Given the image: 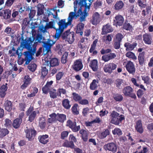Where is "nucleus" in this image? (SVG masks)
Instances as JSON below:
<instances>
[{
  "mask_svg": "<svg viewBox=\"0 0 153 153\" xmlns=\"http://www.w3.org/2000/svg\"><path fill=\"white\" fill-rule=\"evenodd\" d=\"M93 0H80L79 2L77 1H74V12H71L69 14L68 26L71 25L73 19L76 15L80 16L79 18L80 22L85 21L88 15V12Z\"/></svg>",
  "mask_w": 153,
  "mask_h": 153,
  "instance_id": "nucleus-1",
  "label": "nucleus"
},
{
  "mask_svg": "<svg viewBox=\"0 0 153 153\" xmlns=\"http://www.w3.org/2000/svg\"><path fill=\"white\" fill-rule=\"evenodd\" d=\"M24 37L22 36V39L23 42L21 43V45L23 48L28 50V51H26L23 53L25 56V58L22 59L21 61L19 63L20 64H23L25 61V64L28 65L31 60L33 59V55L36 53V47L32 49L31 45L32 43L35 40V38L30 37L28 39H25L24 40Z\"/></svg>",
  "mask_w": 153,
  "mask_h": 153,
  "instance_id": "nucleus-2",
  "label": "nucleus"
},
{
  "mask_svg": "<svg viewBox=\"0 0 153 153\" xmlns=\"http://www.w3.org/2000/svg\"><path fill=\"white\" fill-rule=\"evenodd\" d=\"M44 39L41 34H37L34 43L35 44L37 45L38 43H42V47L43 48V53L44 54H47L49 52H51V48L54 44L56 41H53L52 40L48 39L47 41H44Z\"/></svg>",
  "mask_w": 153,
  "mask_h": 153,
  "instance_id": "nucleus-3",
  "label": "nucleus"
},
{
  "mask_svg": "<svg viewBox=\"0 0 153 153\" xmlns=\"http://www.w3.org/2000/svg\"><path fill=\"white\" fill-rule=\"evenodd\" d=\"M57 24L59 26V27L56 29V33L54 37L55 39H58L65 29L67 27V22H66L65 19H62L59 21Z\"/></svg>",
  "mask_w": 153,
  "mask_h": 153,
  "instance_id": "nucleus-4",
  "label": "nucleus"
},
{
  "mask_svg": "<svg viewBox=\"0 0 153 153\" xmlns=\"http://www.w3.org/2000/svg\"><path fill=\"white\" fill-rule=\"evenodd\" d=\"M22 50L18 48L16 50L14 47V45L11 46L10 48V50L8 51V53L10 54V56H16V55L18 56L19 58L18 60V63L19 65H21L22 64H20L19 62L21 61V59H22L21 58L23 54V53L22 52Z\"/></svg>",
  "mask_w": 153,
  "mask_h": 153,
  "instance_id": "nucleus-5",
  "label": "nucleus"
},
{
  "mask_svg": "<svg viewBox=\"0 0 153 153\" xmlns=\"http://www.w3.org/2000/svg\"><path fill=\"white\" fill-rule=\"evenodd\" d=\"M119 114L115 111H113L111 114V122L115 125H118L120 122L124 119L123 115L119 116Z\"/></svg>",
  "mask_w": 153,
  "mask_h": 153,
  "instance_id": "nucleus-6",
  "label": "nucleus"
},
{
  "mask_svg": "<svg viewBox=\"0 0 153 153\" xmlns=\"http://www.w3.org/2000/svg\"><path fill=\"white\" fill-rule=\"evenodd\" d=\"M24 131L26 137L29 141L33 140L37 134V131L33 127L28 128L27 127Z\"/></svg>",
  "mask_w": 153,
  "mask_h": 153,
  "instance_id": "nucleus-7",
  "label": "nucleus"
},
{
  "mask_svg": "<svg viewBox=\"0 0 153 153\" xmlns=\"http://www.w3.org/2000/svg\"><path fill=\"white\" fill-rule=\"evenodd\" d=\"M34 108L33 106H30L26 111L27 116H28V121L30 122H32L35 119L36 116L37 114L39 113L38 110L33 111Z\"/></svg>",
  "mask_w": 153,
  "mask_h": 153,
  "instance_id": "nucleus-8",
  "label": "nucleus"
},
{
  "mask_svg": "<svg viewBox=\"0 0 153 153\" xmlns=\"http://www.w3.org/2000/svg\"><path fill=\"white\" fill-rule=\"evenodd\" d=\"M133 92V89L129 86L124 87L122 90V92L125 96L129 97L135 99L137 97L135 94Z\"/></svg>",
  "mask_w": 153,
  "mask_h": 153,
  "instance_id": "nucleus-9",
  "label": "nucleus"
},
{
  "mask_svg": "<svg viewBox=\"0 0 153 153\" xmlns=\"http://www.w3.org/2000/svg\"><path fill=\"white\" fill-rule=\"evenodd\" d=\"M117 67V65L113 63H110L105 65L104 70L105 72L110 74Z\"/></svg>",
  "mask_w": 153,
  "mask_h": 153,
  "instance_id": "nucleus-10",
  "label": "nucleus"
},
{
  "mask_svg": "<svg viewBox=\"0 0 153 153\" xmlns=\"http://www.w3.org/2000/svg\"><path fill=\"white\" fill-rule=\"evenodd\" d=\"M104 148L105 150L112 152L114 153L116 152L117 149V145L114 143H109L105 145Z\"/></svg>",
  "mask_w": 153,
  "mask_h": 153,
  "instance_id": "nucleus-11",
  "label": "nucleus"
},
{
  "mask_svg": "<svg viewBox=\"0 0 153 153\" xmlns=\"http://www.w3.org/2000/svg\"><path fill=\"white\" fill-rule=\"evenodd\" d=\"M32 79L29 75H25L23 79V84L21 86L22 89H25L31 83Z\"/></svg>",
  "mask_w": 153,
  "mask_h": 153,
  "instance_id": "nucleus-12",
  "label": "nucleus"
},
{
  "mask_svg": "<svg viewBox=\"0 0 153 153\" xmlns=\"http://www.w3.org/2000/svg\"><path fill=\"white\" fill-rule=\"evenodd\" d=\"M72 66L73 68L76 71L81 70L83 67L81 60L80 59L76 60Z\"/></svg>",
  "mask_w": 153,
  "mask_h": 153,
  "instance_id": "nucleus-13",
  "label": "nucleus"
},
{
  "mask_svg": "<svg viewBox=\"0 0 153 153\" xmlns=\"http://www.w3.org/2000/svg\"><path fill=\"white\" fill-rule=\"evenodd\" d=\"M114 21V23L117 27V26H120L123 25L124 19L122 16L120 15H118L115 17Z\"/></svg>",
  "mask_w": 153,
  "mask_h": 153,
  "instance_id": "nucleus-14",
  "label": "nucleus"
},
{
  "mask_svg": "<svg viewBox=\"0 0 153 153\" xmlns=\"http://www.w3.org/2000/svg\"><path fill=\"white\" fill-rule=\"evenodd\" d=\"M127 70L130 73L133 74L135 72V68L134 64L131 61H128L126 66Z\"/></svg>",
  "mask_w": 153,
  "mask_h": 153,
  "instance_id": "nucleus-15",
  "label": "nucleus"
},
{
  "mask_svg": "<svg viewBox=\"0 0 153 153\" xmlns=\"http://www.w3.org/2000/svg\"><path fill=\"white\" fill-rule=\"evenodd\" d=\"M100 21V15L98 12L94 13L92 16L91 20L92 24L94 25H96Z\"/></svg>",
  "mask_w": 153,
  "mask_h": 153,
  "instance_id": "nucleus-16",
  "label": "nucleus"
},
{
  "mask_svg": "<svg viewBox=\"0 0 153 153\" xmlns=\"http://www.w3.org/2000/svg\"><path fill=\"white\" fill-rule=\"evenodd\" d=\"M135 128L138 132L142 134L143 131V128L142 126L141 121L139 120L135 123Z\"/></svg>",
  "mask_w": 153,
  "mask_h": 153,
  "instance_id": "nucleus-17",
  "label": "nucleus"
},
{
  "mask_svg": "<svg viewBox=\"0 0 153 153\" xmlns=\"http://www.w3.org/2000/svg\"><path fill=\"white\" fill-rule=\"evenodd\" d=\"M113 31V29L109 24L104 26L102 28V34H104Z\"/></svg>",
  "mask_w": 153,
  "mask_h": 153,
  "instance_id": "nucleus-18",
  "label": "nucleus"
},
{
  "mask_svg": "<svg viewBox=\"0 0 153 153\" xmlns=\"http://www.w3.org/2000/svg\"><path fill=\"white\" fill-rule=\"evenodd\" d=\"M37 15L39 16L42 15L44 13L45 6L42 4L39 3L37 6Z\"/></svg>",
  "mask_w": 153,
  "mask_h": 153,
  "instance_id": "nucleus-19",
  "label": "nucleus"
},
{
  "mask_svg": "<svg viewBox=\"0 0 153 153\" xmlns=\"http://www.w3.org/2000/svg\"><path fill=\"white\" fill-rule=\"evenodd\" d=\"M89 66L91 68L93 71H97L98 66V61L96 59H94L90 62Z\"/></svg>",
  "mask_w": 153,
  "mask_h": 153,
  "instance_id": "nucleus-20",
  "label": "nucleus"
},
{
  "mask_svg": "<svg viewBox=\"0 0 153 153\" xmlns=\"http://www.w3.org/2000/svg\"><path fill=\"white\" fill-rule=\"evenodd\" d=\"M12 105L11 101L8 100H6L4 103V109L8 112L10 111L12 109Z\"/></svg>",
  "mask_w": 153,
  "mask_h": 153,
  "instance_id": "nucleus-21",
  "label": "nucleus"
},
{
  "mask_svg": "<svg viewBox=\"0 0 153 153\" xmlns=\"http://www.w3.org/2000/svg\"><path fill=\"white\" fill-rule=\"evenodd\" d=\"M48 135L47 134L39 136L38 137V139L40 143L45 144H46L48 142Z\"/></svg>",
  "mask_w": 153,
  "mask_h": 153,
  "instance_id": "nucleus-22",
  "label": "nucleus"
},
{
  "mask_svg": "<svg viewBox=\"0 0 153 153\" xmlns=\"http://www.w3.org/2000/svg\"><path fill=\"white\" fill-rule=\"evenodd\" d=\"M137 44L136 43L131 44L129 42L126 43L124 44V46L126 48V50L127 51H132L136 46Z\"/></svg>",
  "mask_w": 153,
  "mask_h": 153,
  "instance_id": "nucleus-23",
  "label": "nucleus"
},
{
  "mask_svg": "<svg viewBox=\"0 0 153 153\" xmlns=\"http://www.w3.org/2000/svg\"><path fill=\"white\" fill-rule=\"evenodd\" d=\"M143 40L146 44L150 45L152 43V38L149 34H145L143 35Z\"/></svg>",
  "mask_w": 153,
  "mask_h": 153,
  "instance_id": "nucleus-24",
  "label": "nucleus"
},
{
  "mask_svg": "<svg viewBox=\"0 0 153 153\" xmlns=\"http://www.w3.org/2000/svg\"><path fill=\"white\" fill-rule=\"evenodd\" d=\"M22 120H20L19 118L15 119L13 121L12 123V126L15 129L18 128L20 127L22 123Z\"/></svg>",
  "mask_w": 153,
  "mask_h": 153,
  "instance_id": "nucleus-25",
  "label": "nucleus"
},
{
  "mask_svg": "<svg viewBox=\"0 0 153 153\" xmlns=\"http://www.w3.org/2000/svg\"><path fill=\"white\" fill-rule=\"evenodd\" d=\"M7 88V87L4 85H2L0 87V97L3 98L5 97Z\"/></svg>",
  "mask_w": 153,
  "mask_h": 153,
  "instance_id": "nucleus-26",
  "label": "nucleus"
},
{
  "mask_svg": "<svg viewBox=\"0 0 153 153\" xmlns=\"http://www.w3.org/2000/svg\"><path fill=\"white\" fill-rule=\"evenodd\" d=\"M84 26V25L82 23H79L77 25L76 28V32L79 33L80 35L82 36L83 34V30Z\"/></svg>",
  "mask_w": 153,
  "mask_h": 153,
  "instance_id": "nucleus-27",
  "label": "nucleus"
},
{
  "mask_svg": "<svg viewBox=\"0 0 153 153\" xmlns=\"http://www.w3.org/2000/svg\"><path fill=\"white\" fill-rule=\"evenodd\" d=\"M69 140L70 142L68 144V147H69L72 149L74 148V142H75L76 141L75 137L72 134L70 135L69 137Z\"/></svg>",
  "mask_w": 153,
  "mask_h": 153,
  "instance_id": "nucleus-28",
  "label": "nucleus"
},
{
  "mask_svg": "<svg viewBox=\"0 0 153 153\" xmlns=\"http://www.w3.org/2000/svg\"><path fill=\"white\" fill-rule=\"evenodd\" d=\"M99 81L98 79H94L90 84V88L91 90H95L98 86Z\"/></svg>",
  "mask_w": 153,
  "mask_h": 153,
  "instance_id": "nucleus-29",
  "label": "nucleus"
},
{
  "mask_svg": "<svg viewBox=\"0 0 153 153\" xmlns=\"http://www.w3.org/2000/svg\"><path fill=\"white\" fill-rule=\"evenodd\" d=\"M3 18L5 19H7L10 18L11 14V11L9 9H6L3 10Z\"/></svg>",
  "mask_w": 153,
  "mask_h": 153,
  "instance_id": "nucleus-30",
  "label": "nucleus"
},
{
  "mask_svg": "<svg viewBox=\"0 0 153 153\" xmlns=\"http://www.w3.org/2000/svg\"><path fill=\"white\" fill-rule=\"evenodd\" d=\"M49 116L50 118H48V122L49 123H52L57 120V114L55 113H53L50 114Z\"/></svg>",
  "mask_w": 153,
  "mask_h": 153,
  "instance_id": "nucleus-31",
  "label": "nucleus"
},
{
  "mask_svg": "<svg viewBox=\"0 0 153 153\" xmlns=\"http://www.w3.org/2000/svg\"><path fill=\"white\" fill-rule=\"evenodd\" d=\"M124 6V4L123 1H117L114 6V9L116 10H119L122 9Z\"/></svg>",
  "mask_w": 153,
  "mask_h": 153,
  "instance_id": "nucleus-32",
  "label": "nucleus"
},
{
  "mask_svg": "<svg viewBox=\"0 0 153 153\" xmlns=\"http://www.w3.org/2000/svg\"><path fill=\"white\" fill-rule=\"evenodd\" d=\"M97 42V41H94L91 45V48L89 50L90 52L92 53L94 55H95L97 53V51L95 50Z\"/></svg>",
  "mask_w": 153,
  "mask_h": 153,
  "instance_id": "nucleus-33",
  "label": "nucleus"
},
{
  "mask_svg": "<svg viewBox=\"0 0 153 153\" xmlns=\"http://www.w3.org/2000/svg\"><path fill=\"white\" fill-rule=\"evenodd\" d=\"M9 131L6 128H0V138H2L9 133Z\"/></svg>",
  "mask_w": 153,
  "mask_h": 153,
  "instance_id": "nucleus-34",
  "label": "nucleus"
},
{
  "mask_svg": "<svg viewBox=\"0 0 153 153\" xmlns=\"http://www.w3.org/2000/svg\"><path fill=\"white\" fill-rule=\"evenodd\" d=\"M50 66L54 67L58 66L59 64L58 59L56 58H52L50 61Z\"/></svg>",
  "mask_w": 153,
  "mask_h": 153,
  "instance_id": "nucleus-35",
  "label": "nucleus"
},
{
  "mask_svg": "<svg viewBox=\"0 0 153 153\" xmlns=\"http://www.w3.org/2000/svg\"><path fill=\"white\" fill-rule=\"evenodd\" d=\"M74 33L72 32L68 33V42L70 44L72 43L74 40Z\"/></svg>",
  "mask_w": 153,
  "mask_h": 153,
  "instance_id": "nucleus-36",
  "label": "nucleus"
},
{
  "mask_svg": "<svg viewBox=\"0 0 153 153\" xmlns=\"http://www.w3.org/2000/svg\"><path fill=\"white\" fill-rule=\"evenodd\" d=\"M48 73V70L45 67H42L41 69V76L40 79H44Z\"/></svg>",
  "mask_w": 153,
  "mask_h": 153,
  "instance_id": "nucleus-37",
  "label": "nucleus"
},
{
  "mask_svg": "<svg viewBox=\"0 0 153 153\" xmlns=\"http://www.w3.org/2000/svg\"><path fill=\"white\" fill-rule=\"evenodd\" d=\"M49 93L50 97L54 99L56 98L57 96H59L58 92H56V90L55 89L49 91Z\"/></svg>",
  "mask_w": 153,
  "mask_h": 153,
  "instance_id": "nucleus-38",
  "label": "nucleus"
},
{
  "mask_svg": "<svg viewBox=\"0 0 153 153\" xmlns=\"http://www.w3.org/2000/svg\"><path fill=\"white\" fill-rule=\"evenodd\" d=\"M57 120L61 122H62L66 119V116L63 114L58 113L57 115Z\"/></svg>",
  "mask_w": 153,
  "mask_h": 153,
  "instance_id": "nucleus-39",
  "label": "nucleus"
},
{
  "mask_svg": "<svg viewBox=\"0 0 153 153\" xmlns=\"http://www.w3.org/2000/svg\"><path fill=\"white\" fill-rule=\"evenodd\" d=\"M126 55V57L132 59L133 60H136L137 59V57L135 56L134 53L131 51L127 52Z\"/></svg>",
  "mask_w": 153,
  "mask_h": 153,
  "instance_id": "nucleus-40",
  "label": "nucleus"
},
{
  "mask_svg": "<svg viewBox=\"0 0 153 153\" xmlns=\"http://www.w3.org/2000/svg\"><path fill=\"white\" fill-rule=\"evenodd\" d=\"M27 68L30 71L33 72L36 68L37 65L34 63H31L29 65Z\"/></svg>",
  "mask_w": 153,
  "mask_h": 153,
  "instance_id": "nucleus-41",
  "label": "nucleus"
},
{
  "mask_svg": "<svg viewBox=\"0 0 153 153\" xmlns=\"http://www.w3.org/2000/svg\"><path fill=\"white\" fill-rule=\"evenodd\" d=\"M145 53L143 52L140 53L138 56V59L140 64L141 65L143 64L144 62V55Z\"/></svg>",
  "mask_w": 153,
  "mask_h": 153,
  "instance_id": "nucleus-42",
  "label": "nucleus"
},
{
  "mask_svg": "<svg viewBox=\"0 0 153 153\" xmlns=\"http://www.w3.org/2000/svg\"><path fill=\"white\" fill-rule=\"evenodd\" d=\"M110 132L108 129L105 130L104 131L102 132L99 135L100 138L101 139L105 137L107 135H109Z\"/></svg>",
  "mask_w": 153,
  "mask_h": 153,
  "instance_id": "nucleus-43",
  "label": "nucleus"
},
{
  "mask_svg": "<svg viewBox=\"0 0 153 153\" xmlns=\"http://www.w3.org/2000/svg\"><path fill=\"white\" fill-rule=\"evenodd\" d=\"M146 0H138L137 3L139 6L141 8H145L146 6Z\"/></svg>",
  "mask_w": 153,
  "mask_h": 153,
  "instance_id": "nucleus-44",
  "label": "nucleus"
},
{
  "mask_svg": "<svg viewBox=\"0 0 153 153\" xmlns=\"http://www.w3.org/2000/svg\"><path fill=\"white\" fill-rule=\"evenodd\" d=\"M72 95L73 99L76 101L79 102V101L82 99V97L80 95L75 93H73Z\"/></svg>",
  "mask_w": 153,
  "mask_h": 153,
  "instance_id": "nucleus-45",
  "label": "nucleus"
},
{
  "mask_svg": "<svg viewBox=\"0 0 153 153\" xmlns=\"http://www.w3.org/2000/svg\"><path fill=\"white\" fill-rule=\"evenodd\" d=\"M114 99L116 101L120 102L123 100V96L119 94H116L114 96Z\"/></svg>",
  "mask_w": 153,
  "mask_h": 153,
  "instance_id": "nucleus-46",
  "label": "nucleus"
},
{
  "mask_svg": "<svg viewBox=\"0 0 153 153\" xmlns=\"http://www.w3.org/2000/svg\"><path fill=\"white\" fill-rule=\"evenodd\" d=\"M12 125V121L9 119H6L5 120L4 126L6 128H9Z\"/></svg>",
  "mask_w": 153,
  "mask_h": 153,
  "instance_id": "nucleus-47",
  "label": "nucleus"
},
{
  "mask_svg": "<svg viewBox=\"0 0 153 153\" xmlns=\"http://www.w3.org/2000/svg\"><path fill=\"white\" fill-rule=\"evenodd\" d=\"M112 132L114 135H117L118 136L122 134V132L121 130L118 128H115L114 130H112Z\"/></svg>",
  "mask_w": 153,
  "mask_h": 153,
  "instance_id": "nucleus-48",
  "label": "nucleus"
},
{
  "mask_svg": "<svg viewBox=\"0 0 153 153\" xmlns=\"http://www.w3.org/2000/svg\"><path fill=\"white\" fill-rule=\"evenodd\" d=\"M78 106V105L77 104H75L72 108V112L74 114L77 115L79 114L77 108Z\"/></svg>",
  "mask_w": 153,
  "mask_h": 153,
  "instance_id": "nucleus-49",
  "label": "nucleus"
},
{
  "mask_svg": "<svg viewBox=\"0 0 153 153\" xmlns=\"http://www.w3.org/2000/svg\"><path fill=\"white\" fill-rule=\"evenodd\" d=\"M36 11L35 10L31 9L30 10V13L28 14L29 18L30 19V20H32L35 15Z\"/></svg>",
  "mask_w": 153,
  "mask_h": 153,
  "instance_id": "nucleus-50",
  "label": "nucleus"
},
{
  "mask_svg": "<svg viewBox=\"0 0 153 153\" xmlns=\"http://www.w3.org/2000/svg\"><path fill=\"white\" fill-rule=\"evenodd\" d=\"M64 75V73L62 72H59L56 75V81L59 80Z\"/></svg>",
  "mask_w": 153,
  "mask_h": 153,
  "instance_id": "nucleus-51",
  "label": "nucleus"
},
{
  "mask_svg": "<svg viewBox=\"0 0 153 153\" xmlns=\"http://www.w3.org/2000/svg\"><path fill=\"white\" fill-rule=\"evenodd\" d=\"M104 42L106 43H108L111 41L112 40V38L111 36L108 35L106 36H104L103 37Z\"/></svg>",
  "mask_w": 153,
  "mask_h": 153,
  "instance_id": "nucleus-52",
  "label": "nucleus"
},
{
  "mask_svg": "<svg viewBox=\"0 0 153 153\" xmlns=\"http://www.w3.org/2000/svg\"><path fill=\"white\" fill-rule=\"evenodd\" d=\"M67 61V52H65L61 58V61L62 63H65Z\"/></svg>",
  "mask_w": 153,
  "mask_h": 153,
  "instance_id": "nucleus-53",
  "label": "nucleus"
},
{
  "mask_svg": "<svg viewBox=\"0 0 153 153\" xmlns=\"http://www.w3.org/2000/svg\"><path fill=\"white\" fill-rule=\"evenodd\" d=\"M26 107V104L25 102H20L19 103V108L21 111H24Z\"/></svg>",
  "mask_w": 153,
  "mask_h": 153,
  "instance_id": "nucleus-54",
  "label": "nucleus"
},
{
  "mask_svg": "<svg viewBox=\"0 0 153 153\" xmlns=\"http://www.w3.org/2000/svg\"><path fill=\"white\" fill-rule=\"evenodd\" d=\"M76 123L74 124L73 126H71V129L74 132H77L80 129V126H76Z\"/></svg>",
  "mask_w": 153,
  "mask_h": 153,
  "instance_id": "nucleus-55",
  "label": "nucleus"
},
{
  "mask_svg": "<svg viewBox=\"0 0 153 153\" xmlns=\"http://www.w3.org/2000/svg\"><path fill=\"white\" fill-rule=\"evenodd\" d=\"M46 29H49L53 28V22L51 21L49 22L48 23H47L45 27Z\"/></svg>",
  "mask_w": 153,
  "mask_h": 153,
  "instance_id": "nucleus-56",
  "label": "nucleus"
},
{
  "mask_svg": "<svg viewBox=\"0 0 153 153\" xmlns=\"http://www.w3.org/2000/svg\"><path fill=\"white\" fill-rule=\"evenodd\" d=\"M15 1V0H7L5 5L7 7H10L13 5Z\"/></svg>",
  "mask_w": 153,
  "mask_h": 153,
  "instance_id": "nucleus-57",
  "label": "nucleus"
},
{
  "mask_svg": "<svg viewBox=\"0 0 153 153\" xmlns=\"http://www.w3.org/2000/svg\"><path fill=\"white\" fill-rule=\"evenodd\" d=\"M123 28L127 30H131L132 29V27L129 23L125 24L124 25Z\"/></svg>",
  "mask_w": 153,
  "mask_h": 153,
  "instance_id": "nucleus-58",
  "label": "nucleus"
},
{
  "mask_svg": "<svg viewBox=\"0 0 153 153\" xmlns=\"http://www.w3.org/2000/svg\"><path fill=\"white\" fill-rule=\"evenodd\" d=\"M57 92H58V95L59 96H60L61 94H66V91L65 89L63 88H59L57 90Z\"/></svg>",
  "mask_w": 153,
  "mask_h": 153,
  "instance_id": "nucleus-59",
  "label": "nucleus"
},
{
  "mask_svg": "<svg viewBox=\"0 0 153 153\" xmlns=\"http://www.w3.org/2000/svg\"><path fill=\"white\" fill-rule=\"evenodd\" d=\"M123 38V36L121 33H118L116 35V39L118 42H120Z\"/></svg>",
  "mask_w": 153,
  "mask_h": 153,
  "instance_id": "nucleus-60",
  "label": "nucleus"
},
{
  "mask_svg": "<svg viewBox=\"0 0 153 153\" xmlns=\"http://www.w3.org/2000/svg\"><path fill=\"white\" fill-rule=\"evenodd\" d=\"M123 82V80L122 79H117L116 81V86L119 87L121 85Z\"/></svg>",
  "mask_w": 153,
  "mask_h": 153,
  "instance_id": "nucleus-61",
  "label": "nucleus"
},
{
  "mask_svg": "<svg viewBox=\"0 0 153 153\" xmlns=\"http://www.w3.org/2000/svg\"><path fill=\"white\" fill-rule=\"evenodd\" d=\"M50 89L48 88L45 85L44 87L42 88V90L43 91V93L45 94H47L48 93V92H49V90Z\"/></svg>",
  "mask_w": 153,
  "mask_h": 153,
  "instance_id": "nucleus-62",
  "label": "nucleus"
},
{
  "mask_svg": "<svg viewBox=\"0 0 153 153\" xmlns=\"http://www.w3.org/2000/svg\"><path fill=\"white\" fill-rule=\"evenodd\" d=\"M79 103L81 105H87L88 104V101L86 99L81 100L79 102Z\"/></svg>",
  "mask_w": 153,
  "mask_h": 153,
  "instance_id": "nucleus-63",
  "label": "nucleus"
},
{
  "mask_svg": "<svg viewBox=\"0 0 153 153\" xmlns=\"http://www.w3.org/2000/svg\"><path fill=\"white\" fill-rule=\"evenodd\" d=\"M46 125L45 122L42 121L39 123V126L41 129H43L45 128Z\"/></svg>",
  "mask_w": 153,
  "mask_h": 153,
  "instance_id": "nucleus-64",
  "label": "nucleus"
}]
</instances>
